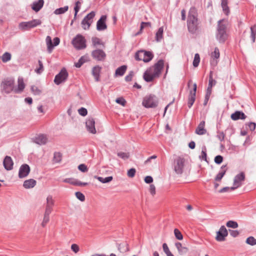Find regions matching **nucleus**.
Listing matches in <instances>:
<instances>
[{
	"label": "nucleus",
	"instance_id": "obj_1",
	"mask_svg": "<svg viewBox=\"0 0 256 256\" xmlns=\"http://www.w3.org/2000/svg\"><path fill=\"white\" fill-rule=\"evenodd\" d=\"M164 60H160L153 66L147 69L145 72V81L152 82L154 79L158 78L164 68Z\"/></svg>",
	"mask_w": 256,
	"mask_h": 256
},
{
	"label": "nucleus",
	"instance_id": "obj_2",
	"mask_svg": "<svg viewBox=\"0 0 256 256\" xmlns=\"http://www.w3.org/2000/svg\"><path fill=\"white\" fill-rule=\"evenodd\" d=\"M187 25L188 31L195 33L198 29L197 12L195 8H191L188 14Z\"/></svg>",
	"mask_w": 256,
	"mask_h": 256
},
{
	"label": "nucleus",
	"instance_id": "obj_3",
	"mask_svg": "<svg viewBox=\"0 0 256 256\" xmlns=\"http://www.w3.org/2000/svg\"><path fill=\"white\" fill-rule=\"evenodd\" d=\"M226 28V22L224 20H219L217 28L216 38L220 42H224L228 38Z\"/></svg>",
	"mask_w": 256,
	"mask_h": 256
},
{
	"label": "nucleus",
	"instance_id": "obj_4",
	"mask_svg": "<svg viewBox=\"0 0 256 256\" xmlns=\"http://www.w3.org/2000/svg\"><path fill=\"white\" fill-rule=\"evenodd\" d=\"M2 92L10 94L14 90V80L12 78L4 79L1 84Z\"/></svg>",
	"mask_w": 256,
	"mask_h": 256
},
{
	"label": "nucleus",
	"instance_id": "obj_5",
	"mask_svg": "<svg viewBox=\"0 0 256 256\" xmlns=\"http://www.w3.org/2000/svg\"><path fill=\"white\" fill-rule=\"evenodd\" d=\"M42 22L40 20L34 19L28 22H21L19 24L18 28L22 30H28L40 25Z\"/></svg>",
	"mask_w": 256,
	"mask_h": 256
},
{
	"label": "nucleus",
	"instance_id": "obj_6",
	"mask_svg": "<svg viewBox=\"0 0 256 256\" xmlns=\"http://www.w3.org/2000/svg\"><path fill=\"white\" fill-rule=\"evenodd\" d=\"M74 46L78 50H82L86 47V40L84 36L80 34H77L72 40Z\"/></svg>",
	"mask_w": 256,
	"mask_h": 256
},
{
	"label": "nucleus",
	"instance_id": "obj_7",
	"mask_svg": "<svg viewBox=\"0 0 256 256\" xmlns=\"http://www.w3.org/2000/svg\"><path fill=\"white\" fill-rule=\"evenodd\" d=\"M185 160L181 157H178L174 160L173 164L174 170L178 174H181L184 169Z\"/></svg>",
	"mask_w": 256,
	"mask_h": 256
},
{
	"label": "nucleus",
	"instance_id": "obj_8",
	"mask_svg": "<svg viewBox=\"0 0 256 256\" xmlns=\"http://www.w3.org/2000/svg\"><path fill=\"white\" fill-rule=\"evenodd\" d=\"M96 16V12L92 11L88 13L82 20L81 25L84 30H88L91 24L94 22V19Z\"/></svg>",
	"mask_w": 256,
	"mask_h": 256
},
{
	"label": "nucleus",
	"instance_id": "obj_9",
	"mask_svg": "<svg viewBox=\"0 0 256 256\" xmlns=\"http://www.w3.org/2000/svg\"><path fill=\"white\" fill-rule=\"evenodd\" d=\"M244 180L245 174L244 172H240L236 174L234 178L233 186L230 188V190H234L241 186Z\"/></svg>",
	"mask_w": 256,
	"mask_h": 256
},
{
	"label": "nucleus",
	"instance_id": "obj_10",
	"mask_svg": "<svg viewBox=\"0 0 256 256\" xmlns=\"http://www.w3.org/2000/svg\"><path fill=\"white\" fill-rule=\"evenodd\" d=\"M68 77V73L66 68H63L60 72L56 76L54 80V83L58 85L65 82Z\"/></svg>",
	"mask_w": 256,
	"mask_h": 256
},
{
	"label": "nucleus",
	"instance_id": "obj_11",
	"mask_svg": "<svg viewBox=\"0 0 256 256\" xmlns=\"http://www.w3.org/2000/svg\"><path fill=\"white\" fill-rule=\"evenodd\" d=\"M158 104V100L154 95L150 94L145 98V108H154Z\"/></svg>",
	"mask_w": 256,
	"mask_h": 256
},
{
	"label": "nucleus",
	"instance_id": "obj_12",
	"mask_svg": "<svg viewBox=\"0 0 256 256\" xmlns=\"http://www.w3.org/2000/svg\"><path fill=\"white\" fill-rule=\"evenodd\" d=\"M46 41L47 44L48 50L50 53L52 52L54 47L58 45L60 42V38L58 37H56L54 38V44H52L50 36H46Z\"/></svg>",
	"mask_w": 256,
	"mask_h": 256
},
{
	"label": "nucleus",
	"instance_id": "obj_13",
	"mask_svg": "<svg viewBox=\"0 0 256 256\" xmlns=\"http://www.w3.org/2000/svg\"><path fill=\"white\" fill-rule=\"evenodd\" d=\"M92 56L98 61H104L106 58V54L104 50L97 49L92 52Z\"/></svg>",
	"mask_w": 256,
	"mask_h": 256
},
{
	"label": "nucleus",
	"instance_id": "obj_14",
	"mask_svg": "<svg viewBox=\"0 0 256 256\" xmlns=\"http://www.w3.org/2000/svg\"><path fill=\"white\" fill-rule=\"evenodd\" d=\"M228 232L224 226H222L219 230L216 232V239L218 242H222L225 240V238L228 236Z\"/></svg>",
	"mask_w": 256,
	"mask_h": 256
},
{
	"label": "nucleus",
	"instance_id": "obj_15",
	"mask_svg": "<svg viewBox=\"0 0 256 256\" xmlns=\"http://www.w3.org/2000/svg\"><path fill=\"white\" fill-rule=\"evenodd\" d=\"M86 127L88 131L92 134L96 132L95 128V121L92 118H88L86 122Z\"/></svg>",
	"mask_w": 256,
	"mask_h": 256
},
{
	"label": "nucleus",
	"instance_id": "obj_16",
	"mask_svg": "<svg viewBox=\"0 0 256 256\" xmlns=\"http://www.w3.org/2000/svg\"><path fill=\"white\" fill-rule=\"evenodd\" d=\"M194 88L192 90H191L190 92L189 96H188V108H191L192 106L193 105L195 100H196V84L194 83L193 85Z\"/></svg>",
	"mask_w": 256,
	"mask_h": 256
},
{
	"label": "nucleus",
	"instance_id": "obj_17",
	"mask_svg": "<svg viewBox=\"0 0 256 256\" xmlns=\"http://www.w3.org/2000/svg\"><path fill=\"white\" fill-rule=\"evenodd\" d=\"M106 16L103 15L96 22V29L98 31L104 30L107 28L106 24Z\"/></svg>",
	"mask_w": 256,
	"mask_h": 256
},
{
	"label": "nucleus",
	"instance_id": "obj_18",
	"mask_svg": "<svg viewBox=\"0 0 256 256\" xmlns=\"http://www.w3.org/2000/svg\"><path fill=\"white\" fill-rule=\"evenodd\" d=\"M30 172V168L27 164H22L20 168L18 176L20 178L26 177Z\"/></svg>",
	"mask_w": 256,
	"mask_h": 256
},
{
	"label": "nucleus",
	"instance_id": "obj_19",
	"mask_svg": "<svg viewBox=\"0 0 256 256\" xmlns=\"http://www.w3.org/2000/svg\"><path fill=\"white\" fill-rule=\"evenodd\" d=\"M26 85L22 77H18V86L14 88V92L16 94L22 92L25 88Z\"/></svg>",
	"mask_w": 256,
	"mask_h": 256
},
{
	"label": "nucleus",
	"instance_id": "obj_20",
	"mask_svg": "<svg viewBox=\"0 0 256 256\" xmlns=\"http://www.w3.org/2000/svg\"><path fill=\"white\" fill-rule=\"evenodd\" d=\"M3 164L5 168L8 170L12 169L14 162L10 156H6L4 160Z\"/></svg>",
	"mask_w": 256,
	"mask_h": 256
},
{
	"label": "nucleus",
	"instance_id": "obj_21",
	"mask_svg": "<svg viewBox=\"0 0 256 256\" xmlns=\"http://www.w3.org/2000/svg\"><path fill=\"white\" fill-rule=\"evenodd\" d=\"M54 201L52 196L49 195L46 198V206L45 212H52L54 206Z\"/></svg>",
	"mask_w": 256,
	"mask_h": 256
},
{
	"label": "nucleus",
	"instance_id": "obj_22",
	"mask_svg": "<svg viewBox=\"0 0 256 256\" xmlns=\"http://www.w3.org/2000/svg\"><path fill=\"white\" fill-rule=\"evenodd\" d=\"M34 142L40 145L45 144L48 142L47 136L44 134H39L34 138Z\"/></svg>",
	"mask_w": 256,
	"mask_h": 256
},
{
	"label": "nucleus",
	"instance_id": "obj_23",
	"mask_svg": "<svg viewBox=\"0 0 256 256\" xmlns=\"http://www.w3.org/2000/svg\"><path fill=\"white\" fill-rule=\"evenodd\" d=\"M205 122L202 121L196 128L195 132L198 135H203L206 134V130L205 128Z\"/></svg>",
	"mask_w": 256,
	"mask_h": 256
},
{
	"label": "nucleus",
	"instance_id": "obj_24",
	"mask_svg": "<svg viewBox=\"0 0 256 256\" xmlns=\"http://www.w3.org/2000/svg\"><path fill=\"white\" fill-rule=\"evenodd\" d=\"M102 70V67L99 66H96L92 68V74L94 76L95 80L100 81V74Z\"/></svg>",
	"mask_w": 256,
	"mask_h": 256
},
{
	"label": "nucleus",
	"instance_id": "obj_25",
	"mask_svg": "<svg viewBox=\"0 0 256 256\" xmlns=\"http://www.w3.org/2000/svg\"><path fill=\"white\" fill-rule=\"evenodd\" d=\"M230 117L232 120H236L240 119L244 120L246 116L243 112L236 111L235 112L232 114Z\"/></svg>",
	"mask_w": 256,
	"mask_h": 256
},
{
	"label": "nucleus",
	"instance_id": "obj_26",
	"mask_svg": "<svg viewBox=\"0 0 256 256\" xmlns=\"http://www.w3.org/2000/svg\"><path fill=\"white\" fill-rule=\"evenodd\" d=\"M44 4V0H38L32 3V8L36 12H38L42 8Z\"/></svg>",
	"mask_w": 256,
	"mask_h": 256
},
{
	"label": "nucleus",
	"instance_id": "obj_27",
	"mask_svg": "<svg viewBox=\"0 0 256 256\" xmlns=\"http://www.w3.org/2000/svg\"><path fill=\"white\" fill-rule=\"evenodd\" d=\"M36 180L34 179L28 180L24 182L23 186L27 189L32 188L36 186Z\"/></svg>",
	"mask_w": 256,
	"mask_h": 256
},
{
	"label": "nucleus",
	"instance_id": "obj_28",
	"mask_svg": "<svg viewBox=\"0 0 256 256\" xmlns=\"http://www.w3.org/2000/svg\"><path fill=\"white\" fill-rule=\"evenodd\" d=\"M227 166L226 165L222 166L221 167V169L218 172V174L216 175V177L215 178V180L216 181H220L224 176L225 174L226 170H227Z\"/></svg>",
	"mask_w": 256,
	"mask_h": 256
},
{
	"label": "nucleus",
	"instance_id": "obj_29",
	"mask_svg": "<svg viewBox=\"0 0 256 256\" xmlns=\"http://www.w3.org/2000/svg\"><path fill=\"white\" fill-rule=\"evenodd\" d=\"M127 69L126 66L123 65L118 67L115 72V76H122L126 72Z\"/></svg>",
	"mask_w": 256,
	"mask_h": 256
},
{
	"label": "nucleus",
	"instance_id": "obj_30",
	"mask_svg": "<svg viewBox=\"0 0 256 256\" xmlns=\"http://www.w3.org/2000/svg\"><path fill=\"white\" fill-rule=\"evenodd\" d=\"M118 248L119 250L122 253L129 250L128 245L126 242H124L118 245Z\"/></svg>",
	"mask_w": 256,
	"mask_h": 256
},
{
	"label": "nucleus",
	"instance_id": "obj_31",
	"mask_svg": "<svg viewBox=\"0 0 256 256\" xmlns=\"http://www.w3.org/2000/svg\"><path fill=\"white\" fill-rule=\"evenodd\" d=\"M164 28L160 27L156 34V40L160 42L163 38Z\"/></svg>",
	"mask_w": 256,
	"mask_h": 256
},
{
	"label": "nucleus",
	"instance_id": "obj_32",
	"mask_svg": "<svg viewBox=\"0 0 256 256\" xmlns=\"http://www.w3.org/2000/svg\"><path fill=\"white\" fill-rule=\"evenodd\" d=\"M134 58L136 60L140 61H144V50H138L135 54Z\"/></svg>",
	"mask_w": 256,
	"mask_h": 256
},
{
	"label": "nucleus",
	"instance_id": "obj_33",
	"mask_svg": "<svg viewBox=\"0 0 256 256\" xmlns=\"http://www.w3.org/2000/svg\"><path fill=\"white\" fill-rule=\"evenodd\" d=\"M94 178L98 180L100 182L102 183H107L111 182L112 180V176H110L106 178H102L101 176H95Z\"/></svg>",
	"mask_w": 256,
	"mask_h": 256
},
{
	"label": "nucleus",
	"instance_id": "obj_34",
	"mask_svg": "<svg viewBox=\"0 0 256 256\" xmlns=\"http://www.w3.org/2000/svg\"><path fill=\"white\" fill-rule=\"evenodd\" d=\"M175 246L180 253L188 251V248L183 246L182 244L179 242H176Z\"/></svg>",
	"mask_w": 256,
	"mask_h": 256
},
{
	"label": "nucleus",
	"instance_id": "obj_35",
	"mask_svg": "<svg viewBox=\"0 0 256 256\" xmlns=\"http://www.w3.org/2000/svg\"><path fill=\"white\" fill-rule=\"evenodd\" d=\"M68 6H64V7L60 8H58L56 9L54 11V14H61L65 13L66 12L68 11Z\"/></svg>",
	"mask_w": 256,
	"mask_h": 256
},
{
	"label": "nucleus",
	"instance_id": "obj_36",
	"mask_svg": "<svg viewBox=\"0 0 256 256\" xmlns=\"http://www.w3.org/2000/svg\"><path fill=\"white\" fill-rule=\"evenodd\" d=\"M154 56L152 52L145 50V62H150L153 58Z\"/></svg>",
	"mask_w": 256,
	"mask_h": 256
},
{
	"label": "nucleus",
	"instance_id": "obj_37",
	"mask_svg": "<svg viewBox=\"0 0 256 256\" xmlns=\"http://www.w3.org/2000/svg\"><path fill=\"white\" fill-rule=\"evenodd\" d=\"M62 154L60 152H55L54 155L53 161L54 162H60L62 160Z\"/></svg>",
	"mask_w": 256,
	"mask_h": 256
},
{
	"label": "nucleus",
	"instance_id": "obj_38",
	"mask_svg": "<svg viewBox=\"0 0 256 256\" xmlns=\"http://www.w3.org/2000/svg\"><path fill=\"white\" fill-rule=\"evenodd\" d=\"M251 35L250 37L252 40V42H255L256 35V26L254 25L250 28Z\"/></svg>",
	"mask_w": 256,
	"mask_h": 256
},
{
	"label": "nucleus",
	"instance_id": "obj_39",
	"mask_svg": "<svg viewBox=\"0 0 256 256\" xmlns=\"http://www.w3.org/2000/svg\"><path fill=\"white\" fill-rule=\"evenodd\" d=\"M174 232V236L177 240H182L183 239V236L179 230L175 228Z\"/></svg>",
	"mask_w": 256,
	"mask_h": 256
},
{
	"label": "nucleus",
	"instance_id": "obj_40",
	"mask_svg": "<svg viewBox=\"0 0 256 256\" xmlns=\"http://www.w3.org/2000/svg\"><path fill=\"white\" fill-rule=\"evenodd\" d=\"M206 146H203L202 148V150L201 154L200 156V158L202 160H204L205 161H206Z\"/></svg>",
	"mask_w": 256,
	"mask_h": 256
},
{
	"label": "nucleus",
	"instance_id": "obj_41",
	"mask_svg": "<svg viewBox=\"0 0 256 256\" xmlns=\"http://www.w3.org/2000/svg\"><path fill=\"white\" fill-rule=\"evenodd\" d=\"M11 58V54L10 53L6 52H4L3 55L2 56V61L4 62H6L8 61H9Z\"/></svg>",
	"mask_w": 256,
	"mask_h": 256
},
{
	"label": "nucleus",
	"instance_id": "obj_42",
	"mask_svg": "<svg viewBox=\"0 0 256 256\" xmlns=\"http://www.w3.org/2000/svg\"><path fill=\"white\" fill-rule=\"evenodd\" d=\"M38 68L35 70L36 72L38 74H41L44 70V66L42 62L40 60H38Z\"/></svg>",
	"mask_w": 256,
	"mask_h": 256
},
{
	"label": "nucleus",
	"instance_id": "obj_43",
	"mask_svg": "<svg viewBox=\"0 0 256 256\" xmlns=\"http://www.w3.org/2000/svg\"><path fill=\"white\" fill-rule=\"evenodd\" d=\"M80 4L81 2L80 1H77L76 2L75 6L74 8V18H76L77 14L78 12H79L80 8Z\"/></svg>",
	"mask_w": 256,
	"mask_h": 256
},
{
	"label": "nucleus",
	"instance_id": "obj_44",
	"mask_svg": "<svg viewBox=\"0 0 256 256\" xmlns=\"http://www.w3.org/2000/svg\"><path fill=\"white\" fill-rule=\"evenodd\" d=\"M200 62V56L198 54H196L194 55V60H193V66L194 67H197Z\"/></svg>",
	"mask_w": 256,
	"mask_h": 256
},
{
	"label": "nucleus",
	"instance_id": "obj_45",
	"mask_svg": "<svg viewBox=\"0 0 256 256\" xmlns=\"http://www.w3.org/2000/svg\"><path fill=\"white\" fill-rule=\"evenodd\" d=\"M226 226L228 228H236L238 227V223L232 220L228 221L226 224Z\"/></svg>",
	"mask_w": 256,
	"mask_h": 256
},
{
	"label": "nucleus",
	"instance_id": "obj_46",
	"mask_svg": "<svg viewBox=\"0 0 256 256\" xmlns=\"http://www.w3.org/2000/svg\"><path fill=\"white\" fill-rule=\"evenodd\" d=\"M246 242L250 246H254L256 244V239L253 236H250L247 238Z\"/></svg>",
	"mask_w": 256,
	"mask_h": 256
},
{
	"label": "nucleus",
	"instance_id": "obj_47",
	"mask_svg": "<svg viewBox=\"0 0 256 256\" xmlns=\"http://www.w3.org/2000/svg\"><path fill=\"white\" fill-rule=\"evenodd\" d=\"M92 44L94 46L102 44L101 40L97 37H93L92 39Z\"/></svg>",
	"mask_w": 256,
	"mask_h": 256
},
{
	"label": "nucleus",
	"instance_id": "obj_48",
	"mask_svg": "<svg viewBox=\"0 0 256 256\" xmlns=\"http://www.w3.org/2000/svg\"><path fill=\"white\" fill-rule=\"evenodd\" d=\"M211 56L212 58H218L220 57V51L218 48H215L214 52L211 54Z\"/></svg>",
	"mask_w": 256,
	"mask_h": 256
},
{
	"label": "nucleus",
	"instance_id": "obj_49",
	"mask_svg": "<svg viewBox=\"0 0 256 256\" xmlns=\"http://www.w3.org/2000/svg\"><path fill=\"white\" fill-rule=\"evenodd\" d=\"M76 196L78 199L81 202H84L85 200V196L84 195L80 192H77L75 194Z\"/></svg>",
	"mask_w": 256,
	"mask_h": 256
},
{
	"label": "nucleus",
	"instance_id": "obj_50",
	"mask_svg": "<svg viewBox=\"0 0 256 256\" xmlns=\"http://www.w3.org/2000/svg\"><path fill=\"white\" fill-rule=\"evenodd\" d=\"M31 90L35 95H38L41 93V90L36 86H31Z\"/></svg>",
	"mask_w": 256,
	"mask_h": 256
},
{
	"label": "nucleus",
	"instance_id": "obj_51",
	"mask_svg": "<svg viewBox=\"0 0 256 256\" xmlns=\"http://www.w3.org/2000/svg\"><path fill=\"white\" fill-rule=\"evenodd\" d=\"M216 84V81L212 78V72H210L209 78L208 87L212 88Z\"/></svg>",
	"mask_w": 256,
	"mask_h": 256
},
{
	"label": "nucleus",
	"instance_id": "obj_52",
	"mask_svg": "<svg viewBox=\"0 0 256 256\" xmlns=\"http://www.w3.org/2000/svg\"><path fill=\"white\" fill-rule=\"evenodd\" d=\"M118 156L124 160L128 159L130 156L128 153L124 152H118Z\"/></svg>",
	"mask_w": 256,
	"mask_h": 256
},
{
	"label": "nucleus",
	"instance_id": "obj_53",
	"mask_svg": "<svg viewBox=\"0 0 256 256\" xmlns=\"http://www.w3.org/2000/svg\"><path fill=\"white\" fill-rule=\"evenodd\" d=\"M148 190L150 193V194L152 196H154L156 194V186H155L153 184H150V185Z\"/></svg>",
	"mask_w": 256,
	"mask_h": 256
},
{
	"label": "nucleus",
	"instance_id": "obj_54",
	"mask_svg": "<svg viewBox=\"0 0 256 256\" xmlns=\"http://www.w3.org/2000/svg\"><path fill=\"white\" fill-rule=\"evenodd\" d=\"M64 182H65L70 183L74 186H76L75 184L78 182V180L73 178H66L64 180Z\"/></svg>",
	"mask_w": 256,
	"mask_h": 256
},
{
	"label": "nucleus",
	"instance_id": "obj_55",
	"mask_svg": "<svg viewBox=\"0 0 256 256\" xmlns=\"http://www.w3.org/2000/svg\"><path fill=\"white\" fill-rule=\"evenodd\" d=\"M116 102L122 106H124L126 104V100L122 97L116 98Z\"/></svg>",
	"mask_w": 256,
	"mask_h": 256
},
{
	"label": "nucleus",
	"instance_id": "obj_56",
	"mask_svg": "<svg viewBox=\"0 0 256 256\" xmlns=\"http://www.w3.org/2000/svg\"><path fill=\"white\" fill-rule=\"evenodd\" d=\"M135 174L136 170L134 168H132L128 171L127 174L128 176L130 178H133L135 176Z\"/></svg>",
	"mask_w": 256,
	"mask_h": 256
},
{
	"label": "nucleus",
	"instance_id": "obj_57",
	"mask_svg": "<svg viewBox=\"0 0 256 256\" xmlns=\"http://www.w3.org/2000/svg\"><path fill=\"white\" fill-rule=\"evenodd\" d=\"M71 250L76 254L78 253L80 250V248L76 244H74L71 246Z\"/></svg>",
	"mask_w": 256,
	"mask_h": 256
},
{
	"label": "nucleus",
	"instance_id": "obj_58",
	"mask_svg": "<svg viewBox=\"0 0 256 256\" xmlns=\"http://www.w3.org/2000/svg\"><path fill=\"white\" fill-rule=\"evenodd\" d=\"M78 113L82 116H86L88 114L87 110L84 108H81L78 110Z\"/></svg>",
	"mask_w": 256,
	"mask_h": 256
},
{
	"label": "nucleus",
	"instance_id": "obj_59",
	"mask_svg": "<svg viewBox=\"0 0 256 256\" xmlns=\"http://www.w3.org/2000/svg\"><path fill=\"white\" fill-rule=\"evenodd\" d=\"M134 72L132 71L130 72L129 74L125 77L126 81L128 82H130L132 80Z\"/></svg>",
	"mask_w": 256,
	"mask_h": 256
},
{
	"label": "nucleus",
	"instance_id": "obj_60",
	"mask_svg": "<svg viewBox=\"0 0 256 256\" xmlns=\"http://www.w3.org/2000/svg\"><path fill=\"white\" fill-rule=\"evenodd\" d=\"M50 212H45L44 216L43 221L46 223H48L49 222V216L50 214Z\"/></svg>",
	"mask_w": 256,
	"mask_h": 256
},
{
	"label": "nucleus",
	"instance_id": "obj_61",
	"mask_svg": "<svg viewBox=\"0 0 256 256\" xmlns=\"http://www.w3.org/2000/svg\"><path fill=\"white\" fill-rule=\"evenodd\" d=\"M223 160V158L221 156H217L214 158V162L217 164H220Z\"/></svg>",
	"mask_w": 256,
	"mask_h": 256
},
{
	"label": "nucleus",
	"instance_id": "obj_62",
	"mask_svg": "<svg viewBox=\"0 0 256 256\" xmlns=\"http://www.w3.org/2000/svg\"><path fill=\"white\" fill-rule=\"evenodd\" d=\"M78 168L82 172H86L88 171V168L84 164H80L78 166Z\"/></svg>",
	"mask_w": 256,
	"mask_h": 256
},
{
	"label": "nucleus",
	"instance_id": "obj_63",
	"mask_svg": "<svg viewBox=\"0 0 256 256\" xmlns=\"http://www.w3.org/2000/svg\"><path fill=\"white\" fill-rule=\"evenodd\" d=\"M222 10L226 15H228L230 13V9L228 5L222 6Z\"/></svg>",
	"mask_w": 256,
	"mask_h": 256
},
{
	"label": "nucleus",
	"instance_id": "obj_64",
	"mask_svg": "<svg viewBox=\"0 0 256 256\" xmlns=\"http://www.w3.org/2000/svg\"><path fill=\"white\" fill-rule=\"evenodd\" d=\"M217 137L220 141H222L224 139L225 134L223 132H219L217 135Z\"/></svg>",
	"mask_w": 256,
	"mask_h": 256
}]
</instances>
